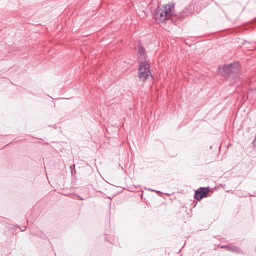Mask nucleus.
Listing matches in <instances>:
<instances>
[{
  "label": "nucleus",
  "instance_id": "nucleus-9",
  "mask_svg": "<svg viewBox=\"0 0 256 256\" xmlns=\"http://www.w3.org/2000/svg\"><path fill=\"white\" fill-rule=\"evenodd\" d=\"M80 198L81 200H83V199L81 198Z\"/></svg>",
  "mask_w": 256,
  "mask_h": 256
},
{
  "label": "nucleus",
  "instance_id": "nucleus-3",
  "mask_svg": "<svg viewBox=\"0 0 256 256\" xmlns=\"http://www.w3.org/2000/svg\"><path fill=\"white\" fill-rule=\"evenodd\" d=\"M209 192L208 188H200L196 192L194 198L198 200H201L203 198L207 197Z\"/></svg>",
  "mask_w": 256,
  "mask_h": 256
},
{
  "label": "nucleus",
  "instance_id": "nucleus-2",
  "mask_svg": "<svg viewBox=\"0 0 256 256\" xmlns=\"http://www.w3.org/2000/svg\"><path fill=\"white\" fill-rule=\"evenodd\" d=\"M152 78V75L150 71L149 64L146 62H142L139 68V78L144 82L146 80Z\"/></svg>",
  "mask_w": 256,
  "mask_h": 256
},
{
  "label": "nucleus",
  "instance_id": "nucleus-1",
  "mask_svg": "<svg viewBox=\"0 0 256 256\" xmlns=\"http://www.w3.org/2000/svg\"><path fill=\"white\" fill-rule=\"evenodd\" d=\"M174 8V6L170 4L158 8L154 14L156 20L159 23L165 22L172 16V9Z\"/></svg>",
  "mask_w": 256,
  "mask_h": 256
},
{
  "label": "nucleus",
  "instance_id": "nucleus-6",
  "mask_svg": "<svg viewBox=\"0 0 256 256\" xmlns=\"http://www.w3.org/2000/svg\"><path fill=\"white\" fill-rule=\"evenodd\" d=\"M138 52L140 56L139 58L142 60L145 58L146 50L142 46L138 48Z\"/></svg>",
  "mask_w": 256,
  "mask_h": 256
},
{
  "label": "nucleus",
  "instance_id": "nucleus-7",
  "mask_svg": "<svg viewBox=\"0 0 256 256\" xmlns=\"http://www.w3.org/2000/svg\"><path fill=\"white\" fill-rule=\"evenodd\" d=\"M254 145L256 146V138H254V140L253 141Z\"/></svg>",
  "mask_w": 256,
  "mask_h": 256
},
{
  "label": "nucleus",
  "instance_id": "nucleus-8",
  "mask_svg": "<svg viewBox=\"0 0 256 256\" xmlns=\"http://www.w3.org/2000/svg\"><path fill=\"white\" fill-rule=\"evenodd\" d=\"M73 167H74H74H75V166H74V165L73 166H70V168H71V169L73 168Z\"/></svg>",
  "mask_w": 256,
  "mask_h": 256
},
{
  "label": "nucleus",
  "instance_id": "nucleus-5",
  "mask_svg": "<svg viewBox=\"0 0 256 256\" xmlns=\"http://www.w3.org/2000/svg\"><path fill=\"white\" fill-rule=\"evenodd\" d=\"M223 249H226L227 250L236 252V254H244L242 250L237 246H222L221 247Z\"/></svg>",
  "mask_w": 256,
  "mask_h": 256
},
{
  "label": "nucleus",
  "instance_id": "nucleus-4",
  "mask_svg": "<svg viewBox=\"0 0 256 256\" xmlns=\"http://www.w3.org/2000/svg\"><path fill=\"white\" fill-rule=\"evenodd\" d=\"M224 72L226 74L230 75L231 74L236 73L238 72V68L236 64H230L223 68Z\"/></svg>",
  "mask_w": 256,
  "mask_h": 256
}]
</instances>
